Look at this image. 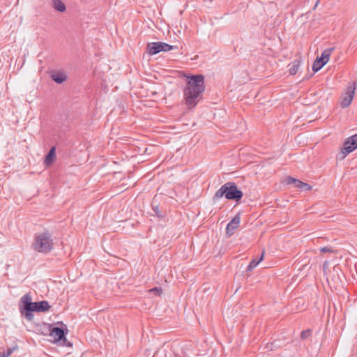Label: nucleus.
<instances>
[{
	"label": "nucleus",
	"instance_id": "4be33fe9",
	"mask_svg": "<svg viewBox=\"0 0 357 357\" xmlns=\"http://www.w3.org/2000/svg\"><path fill=\"white\" fill-rule=\"evenodd\" d=\"M298 179L292 178V177H288L287 178V184H294L296 185L297 181Z\"/></svg>",
	"mask_w": 357,
	"mask_h": 357
},
{
	"label": "nucleus",
	"instance_id": "412c9836",
	"mask_svg": "<svg viewBox=\"0 0 357 357\" xmlns=\"http://www.w3.org/2000/svg\"><path fill=\"white\" fill-rule=\"evenodd\" d=\"M17 349V346L7 349L6 351H3L4 354L6 355V357H9Z\"/></svg>",
	"mask_w": 357,
	"mask_h": 357
},
{
	"label": "nucleus",
	"instance_id": "7ed1b4c3",
	"mask_svg": "<svg viewBox=\"0 0 357 357\" xmlns=\"http://www.w3.org/2000/svg\"><path fill=\"white\" fill-rule=\"evenodd\" d=\"M33 247L38 252L45 254L50 252L54 248L52 235L47 231L36 234Z\"/></svg>",
	"mask_w": 357,
	"mask_h": 357
},
{
	"label": "nucleus",
	"instance_id": "a211bd4d",
	"mask_svg": "<svg viewBox=\"0 0 357 357\" xmlns=\"http://www.w3.org/2000/svg\"><path fill=\"white\" fill-rule=\"evenodd\" d=\"M325 65L326 64L319 58H317L313 63L312 69L314 72H317L321 70Z\"/></svg>",
	"mask_w": 357,
	"mask_h": 357
},
{
	"label": "nucleus",
	"instance_id": "f3484780",
	"mask_svg": "<svg viewBox=\"0 0 357 357\" xmlns=\"http://www.w3.org/2000/svg\"><path fill=\"white\" fill-rule=\"evenodd\" d=\"M53 3H54V8L56 10H58L59 12L65 11L66 6L61 0H53Z\"/></svg>",
	"mask_w": 357,
	"mask_h": 357
},
{
	"label": "nucleus",
	"instance_id": "aec40b11",
	"mask_svg": "<svg viewBox=\"0 0 357 357\" xmlns=\"http://www.w3.org/2000/svg\"><path fill=\"white\" fill-rule=\"evenodd\" d=\"M162 292V289L159 287H154V288H152L149 290V293L151 294H153L156 296H160Z\"/></svg>",
	"mask_w": 357,
	"mask_h": 357
},
{
	"label": "nucleus",
	"instance_id": "393cba45",
	"mask_svg": "<svg viewBox=\"0 0 357 357\" xmlns=\"http://www.w3.org/2000/svg\"><path fill=\"white\" fill-rule=\"evenodd\" d=\"M320 250H321V252H331L332 251L330 248H328L327 247H324V248H321Z\"/></svg>",
	"mask_w": 357,
	"mask_h": 357
},
{
	"label": "nucleus",
	"instance_id": "6ab92c4d",
	"mask_svg": "<svg viewBox=\"0 0 357 357\" xmlns=\"http://www.w3.org/2000/svg\"><path fill=\"white\" fill-rule=\"evenodd\" d=\"M152 209L155 213V215L160 218H162L164 217V214L162 211H160V208L158 205H153L152 204Z\"/></svg>",
	"mask_w": 357,
	"mask_h": 357
},
{
	"label": "nucleus",
	"instance_id": "423d86ee",
	"mask_svg": "<svg viewBox=\"0 0 357 357\" xmlns=\"http://www.w3.org/2000/svg\"><path fill=\"white\" fill-rule=\"evenodd\" d=\"M356 89V84L355 82H352L348 85L346 91L340 98V104L342 108H346L351 105L354 97Z\"/></svg>",
	"mask_w": 357,
	"mask_h": 357
},
{
	"label": "nucleus",
	"instance_id": "dca6fc26",
	"mask_svg": "<svg viewBox=\"0 0 357 357\" xmlns=\"http://www.w3.org/2000/svg\"><path fill=\"white\" fill-rule=\"evenodd\" d=\"M264 259V252L258 260L252 259L249 265L248 266V271H252Z\"/></svg>",
	"mask_w": 357,
	"mask_h": 357
},
{
	"label": "nucleus",
	"instance_id": "f257e3e1",
	"mask_svg": "<svg viewBox=\"0 0 357 357\" xmlns=\"http://www.w3.org/2000/svg\"><path fill=\"white\" fill-rule=\"evenodd\" d=\"M186 78V85L183 89V102L188 110L195 108L202 99L205 91L204 77L202 75H187L182 74Z\"/></svg>",
	"mask_w": 357,
	"mask_h": 357
},
{
	"label": "nucleus",
	"instance_id": "20e7f679",
	"mask_svg": "<svg viewBox=\"0 0 357 357\" xmlns=\"http://www.w3.org/2000/svg\"><path fill=\"white\" fill-rule=\"evenodd\" d=\"M20 302L22 305L20 307L21 315L27 321H31L33 319V302L31 301V297L29 294L23 296Z\"/></svg>",
	"mask_w": 357,
	"mask_h": 357
},
{
	"label": "nucleus",
	"instance_id": "6e6552de",
	"mask_svg": "<svg viewBox=\"0 0 357 357\" xmlns=\"http://www.w3.org/2000/svg\"><path fill=\"white\" fill-rule=\"evenodd\" d=\"M50 335L54 337V341L60 342L63 341V343L67 342V339L66 338V333H68V330L65 331V330L60 327H52L50 326Z\"/></svg>",
	"mask_w": 357,
	"mask_h": 357
},
{
	"label": "nucleus",
	"instance_id": "b1692460",
	"mask_svg": "<svg viewBox=\"0 0 357 357\" xmlns=\"http://www.w3.org/2000/svg\"><path fill=\"white\" fill-rule=\"evenodd\" d=\"M168 195L169 197L175 199V197L177 196V193L174 190H172L171 191L168 192Z\"/></svg>",
	"mask_w": 357,
	"mask_h": 357
},
{
	"label": "nucleus",
	"instance_id": "5701e85b",
	"mask_svg": "<svg viewBox=\"0 0 357 357\" xmlns=\"http://www.w3.org/2000/svg\"><path fill=\"white\" fill-rule=\"evenodd\" d=\"M310 335V331H303L301 334L302 339H306Z\"/></svg>",
	"mask_w": 357,
	"mask_h": 357
},
{
	"label": "nucleus",
	"instance_id": "1a4fd4ad",
	"mask_svg": "<svg viewBox=\"0 0 357 357\" xmlns=\"http://www.w3.org/2000/svg\"><path fill=\"white\" fill-rule=\"evenodd\" d=\"M241 218L240 215H236L227 225L226 233L228 236L233 235L235 229H236L240 225Z\"/></svg>",
	"mask_w": 357,
	"mask_h": 357
},
{
	"label": "nucleus",
	"instance_id": "9b49d317",
	"mask_svg": "<svg viewBox=\"0 0 357 357\" xmlns=\"http://www.w3.org/2000/svg\"><path fill=\"white\" fill-rule=\"evenodd\" d=\"M51 79L57 84H62L67 79V75L62 71H52L50 73Z\"/></svg>",
	"mask_w": 357,
	"mask_h": 357
},
{
	"label": "nucleus",
	"instance_id": "4468645a",
	"mask_svg": "<svg viewBox=\"0 0 357 357\" xmlns=\"http://www.w3.org/2000/svg\"><path fill=\"white\" fill-rule=\"evenodd\" d=\"M301 62L298 60H296L289 65V73L291 75H296L298 71Z\"/></svg>",
	"mask_w": 357,
	"mask_h": 357
},
{
	"label": "nucleus",
	"instance_id": "f03ea898",
	"mask_svg": "<svg viewBox=\"0 0 357 357\" xmlns=\"http://www.w3.org/2000/svg\"><path fill=\"white\" fill-rule=\"evenodd\" d=\"M223 197L229 200H240L243 197V192L239 190L235 183L227 182L217 190L213 199L218 200Z\"/></svg>",
	"mask_w": 357,
	"mask_h": 357
},
{
	"label": "nucleus",
	"instance_id": "f8f14e48",
	"mask_svg": "<svg viewBox=\"0 0 357 357\" xmlns=\"http://www.w3.org/2000/svg\"><path fill=\"white\" fill-rule=\"evenodd\" d=\"M56 156V147L52 146L49 151L48 153L45 155V163L47 166L50 165Z\"/></svg>",
	"mask_w": 357,
	"mask_h": 357
},
{
	"label": "nucleus",
	"instance_id": "ddd939ff",
	"mask_svg": "<svg viewBox=\"0 0 357 357\" xmlns=\"http://www.w3.org/2000/svg\"><path fill=\"white\" fill-rule=\"evenodd\" d=\"M334 48H328L323 51L321 56L318 57L322 62H324L325 64H326L329 59L331 54L332 52L333 51Z\"/></svg>",
	"mask_w": 357,
	"mask_h": 357
},
{
	"label": "nucleus",
	"instance_id": "9d476101",
	"mask_svg": "<svg viewBox=\"0 0 357 357\" xmlns=\"http://www.w3.org/2000/svg\"><path fill=\"white\" fill-rule=\"evenodd\" d=\"M51 306L47 301H41L38 302H33L32 306L33 312H47L50 309Z\"/></svg>",
	"mask_w": 357,
	"mask_h": 357
},
{
	"label": "nucleus",
	"instance_id": "39448f33",
	"mask_svg": "<svg viewBox=\"0 0 357 357\" xmlns=\"http://www.w3.org/2000/svg\"><path fill=\"white\" fill-rule=\"evenodd\" d=\"M176 48L164 42L149 43L146 46V52L150 55H155L161 52H168Z\"/></svg>",
	"mask_w": 357,
	"mask_h": 357
},
{
	"label": "nucleus",
	"instance_id": "a878e982",
	"mask_svg": "<svg viewBox=\"0 0 357 357\" xmlns=\"http://www.w3.org/2000/svg\"><path fill=\"white\" fill-rule=\"evenodd\" d=\"M176 343H175L174 344H172V351H173V352L174 353L175 356H177V354H176V353L175 352V351H174V348H176Z\"/></svg>",
	"mask_w": 357,
	"mask_h": 357
},
{
	"label": "nucleus",
	"instance_id": "2eb2a0df",
	"mask_svg": "<svg viewBox=\"0 0 357 357\" xmlns=\"http://www.w3.org/2000/svg\"><path fill=\"white\" fill-rule=\"evenodd\" d=\"M297 188L303 191H309L312 189V186L309 184L304 183L300 180H298L296 185Z\"/></svg>",
	"mask_w": 357,
	"mask_h": 357
},
{
	"label": "nucleus",
	"instance_id": "0eeeda50",
	"mask_svg": "<svg viewBox=\"0 0 357 357\" xmlns=\"http://www.w3.org/2000/svg\"><path fill=\"white\" fill-rule=\"evenodd\" d=\"M357 149V135H352L347 139L341 151V159H344L349 153Z\"/></svg>",
	"mask_w": 357,
	"mask_h": 357
},
{
	"label": "nucleus",
	"instance_id": "bb28decb",
	"mask_svg": "<svg viewBox=\"0 0 357 357\" xmlns=\"http://www.w3.org/2000/svg\"><path fill=\"white\" fill-rule=\"evenodd\" d=\"M67 345H68V346H69V347H70V346H72V344H70V342H68V343L67 344Z\"/></svg>",
	"mask_w": 357,
	"mask_h": 357
}]
</instances>
